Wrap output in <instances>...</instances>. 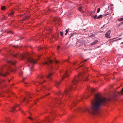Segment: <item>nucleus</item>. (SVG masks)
I'll return each instance as SVG.
<instances>
[{
  "label": "nucleus",
  "mask_w": 123,
  "mask_h": 123,
  "mask_svg": "<svg viewBox=\"0 0 123 123\" xmlns=\"http://www.w3.org/2000/svg\"><path fill=\"white\" fill-rule=\"evenodd\" d=\"M83 73H80L78 75L74 77L72 81V84L73 85H72L68 88L66 89L64 92H58L57 94L58 97L53 99V102L54 103L57 104V106L60 105L61 107L62 104L61 103L62 101L61 98L63 97V95L66 96V100L68 98L70 99V98H71L70 96L71 91L72 90H74L76 89V85L78 82L80 80H83V81H86L88 80V74H86V73L87 68H86L85 66H84V68H83Z\"/></svg>",
  "instance_id": "f257e3e1"
},
{
  "label": "nucleus",
  "mask_w": 123,
  "mask_h": 123,
  "mask_svg": "<svg viewBox=\"0 0 123 123\" xmlns=\"http://www.w3.org/2000/svg\"><path fill=\"white\" fill-rule=\"evenodd\" d=\"M55 63L56 64L55 67H54L52 65L53 62L52 60L50 58H47L46 61L43 63V64L47 66L48 67V69L49 70V73L48 74L46 75V77H44L43 75H41L39 76L37 79L36 81L34 82L33 83V84L37 86V88H36V91L37 92L39 91V89L45 91L44 93L45 96H46L47 95L46 92L49 90V88L50 87L49 86H45L43 85L42 84L45 82V78H47L49 80H52L51 76L52 74L50 73V71H52L53 70H57L58 67V64H60V63L57 61H55Z\"/></svg>",
  "instance_id": "f03ea898"
},
{
  "label": "nucleus",
  "mask_w": 123,
  "mask_h": 123,
  "mask_svg": "<svg viewBox=\"0 0 123 123\" xmlns=\"http://www.w3.org/2000/svg\"><path fill=\"white\" fill-rule=\"evenodd\" d=\"M110 100L109 98L101 97L99 93L96 94L95 96L94 101L92 103L90 108H86L84 109H79L80 111L88 112L94 115H97L99 114L98 110L101 105H104Z\"/></svg>",
  "instance_id": "7ed1b4c3"
},
{
  "label": "nucleus",
  "mask_w": 123,
  "mask_h": 123,
  "mask_svg": "<svg viewBox=\"0 0 123 123\" xmlns=\"http://www.w3.org/2000/svg\"><path fill=\"white\" fill-rule=\"evenodd\" d=\"M26 55L22 54L21 55H20V56L22 59L26 58L27 61L29 63V64H28V67H30L31 69V70L33 68L34 64L36 63L37 60L38 59H37V60H35L30 57H26Z\"/></svg>",
  "instance_id": "20e7f679"
},
{
  "label": "nucleus",
  "mask_w": 123,
  "mask_h": 123,
  "mask_svg": "<svg viewBox=\"0 0 123 123\" xmlns=\"http://www.w3.org/2000/svg\"><path fill=\"white\" fill-rule=\"evenodd\" d=\"M70 70H63L61 71V75L62 76V79L63 80L64 78L68 77L70 75Z\"/></svg>",
  "instance_id": "39448f33"
},
{
  "label": "nucleus",
  "mask_w": 123,
  "mask_h": 123,
  "mask_svg": "<svg viewBox=\"0 0 123 123\" xmlns=\"http://www.w3.org/2000/svg\"><path fill=\"white\" fill-rule=\"evenodd\" d=\"M34 95H31L30 94H29L28 96H26L23 99L22 101H25L26 102H28V101H30L29 100V98H32L33 97H35Z\"/></svg>",
  "instance_id": "423d86ee"
},
{
  "label": "nucleus",
  "mask_w": 123,
  "mask_h": 123,
  "mask_svg": "<svg viewBox=\"0 0 123 123\" xmlns=\"http://www.w3.org/2000/svg\"><path fill=\"white\" fill-rule=\"evenodd\" d=\"M78 10L80 12H81L83 13H85L86 11V9L83 6H80L78 8Z\"/></svg>",
  "instance_id": "0eeeda50"
},
{
  "label": "nucleus",
  "mask_w": 123,
  "mask_h": 123,
  "mask_svg": "<svg viewBox=\"0 0 123 123\" xmlns=\"http://www.w3.org/2000/svg\"><path fill=\"white\" fill-rule=\"evenodd\" d=\"M9 74V72L7 71L5 72L1 71L0 72V76H5L6 74Z\"/></svg>",
  "instance_id": "6e6552de"
},
{
  "label": "nucleus",
  "mask_w": 123,
  "mask_h": 123,
  "mask_svg": "<svg viewBox=\"0 0 123 123\" xmlns=\"http://www.w3.org/2000/svg\"><path fill=\"white\" fill-rule=\"evenodd\" d=\"M111 32V31L110 30H109L105 34V36L107 38H111L110 34Z\"/></svg>",
  "instance_id": "1a4fd4ad"
},
{
  "label": "nucleus",
  "mask_w": 123,
  "mask_h": 123,
  "mask_svg": "<svg viewBox=\"0 0 123 123\" xmlns=\"http://www.w3.org/2000/svg\"><path fill=\"white\" fill-rule=\"evenodd\" d=\"M18 107L19 108V105H16L14 106L11 109V111L12 112H14L16 108Z\"/></svg>",
  "instance_id": "9d476101"
},
{
  "label": "nucleus",
  "mask_w": 123,
  "mask_h": 123,
  "mask_svg": "<svg viewBox=\"0 0 123 123\" xmlns=\"http://www.w3.org/2000/svg\"><path fill=\"white\" fill-rule=\"evenodd\" d=\"M6 68L7 70H9L11 72H14L16 70L15 69H13L11 68L9 66H6Z\"/></svg>",
  "instance_id": "9b49d317"
},
{
  "label": "nucleus",
  "mask_w": 123,
  "mask_h": 123,
  "mask_svg": "<svg viewBox=\"0 0 123 123\" xmlns=\"http://www.w3.org/2000/svg\"><path fill=\"white\" fill-rule=\"evenodd\" d=\"M8 63L13 65H14L16 63V62L14 60H9L8 61Z\"/></svg>",
  "instance_id": "f8f14e48"
},
{
  "label": "nucleus",
  "mask_w": 123,
  "mask_h": 123,
  "mask_svg": "<svg viewBox=\"0 0 123 123\" xmlns=\"http://www.w3.org/2000/svg\"><path fill=\"white\" fill-rule=\"evenodd\" d=\"M61 81H55L54 82L55 86L57 87H59V86L60 85V83Z\"/></svg>",
  "instance_id": "ddd939ff"
},
{
  "label": "nucleus",
  "mask_w": 123,
  "mask_h": 123,
  "mask_svg": "<svg viewBox=\"0 0 123 123\" xmlns=\"http://www.w3.org/2000/svg\"><path fill=\"white\" fill-rule=\"evenodd\" d=\"M98 41L97 40H96L93 42L91 43L90 44V45H93L96 44L98 42Z\"/></svg>",
  "instance_id": "4468645a"
},
{
  "label": "nucleus",
  "mask_w": 123,
  "mask_h": 123,
  "mask_svg": "<svg viewBox=\"0 0 123 123\" xmlns=\"http://www.w3.org/2000/svg\"><path fill=\"white\" fill-rule=\"evenodd\" d=\"M4 121H6L7 123H11V119L9 118H6Z\"/></svg>",
  "instance_id": "2eb2a0df"
},
{
  "label": "nucleus",
  "mask_w": 123,
  "mask_h": 123,
  "mask_svg": "<svg viewBox=\"0 0 123 123\" xmlns=\"http://www.w3.org/2000/svg\"><path fill=\"white\" fill-rule=\"evenodd\" d=\"M14 13V12L13 11H11L8 14V15L9 16L12 17L13 16V14Z\"/></svg>",
  "instance_id": "dca6fc26"
},
{
  "label": "nucleus",
  "mask_w": 123,
  "mask_h": 123,
  "mask_svg": "<svg viewBox=\"0 0 123 123\" xmlns=\"http://www.w3.org/2000/svg\"><path fill=\"white\" fill-rule=\"evenodd\" d=\"M6 7L4 6H2L1 7V9L2 10H5Z\"/></svg>",
  "instance_id": "f3484780"
},
{
  "label": "nucleus",
  "mask_w": 123,
  "mask_h": 123,
  "mask_svg": "<svg viewBox=\"0 0 123 123\" xmlns=\"http://www.w3.org/2000/svg\"><path fill=\"white\" fill-rule=\"evenodd\" d=\"M29 18V16L28 15H26L25 16V17L24 18V19L25 20L26 19H27Z\"/></svg>",
  "instance_id": "a211bd4d"
},
{
  "label": "nucleus",
  "mask_w": 123,
  "mask_h": 123,
  "mask_svg": "<svg viewBox=\"0 0 123 123\" xmlns=\"http://www.w3.org/2000/svg\"><path fill=\"white\" fill-rule=\"evenodd\" d=\"M102 17V15H100L99 16H98L97 17V19H99L100 18H101Z\"/></svg>",
  "instance_id": "6ab92c4d"
},
{
  "label": "nucleus",
  "mask_w": 123,
  "mask_h": 123,
  "mask_svg": "<svg viewBox=\"0 0 123 123\" xmlns=\"http://www.w3.org/2000/svg\"><path fill=\"white\" fill-rule=\"evenodd\" d=\"M123 20V18H119L118 19V21H122Z\"/></svg>",
  "instance_id": "aec40b11"
},
{
  "label": "nucleus",
  "mask_w": 123,
  "mask_h": 123,
  "mask_svg": "<svg viewBox=\"0 0 123 123\" xmlns=\"http://www.w3.org/2000/svg\"><path fill=\"white\" fill-rule=\"evenodd\" d=\"M100 8H98L97 9V12L98 13L100 11Z\"/></svg>",
  "instance_id": "412c9836"
},
{
  "label": "nucleus",
  "mask_w": 123,
  "mask_h": 123,
  "mask_svg": "<svg viewBox=\"0 0 123 123\" xmlns=\"http://www.w3.org/2000/svg\"><path fill=\"white\" fill-rule=\"evenodd\" d=\"M28 118L31 120H34V119L33 118L31 117H28Z\"/></svg>",
  "instance_id": "4be33fe9"
},
{
  "label": "nucleus",
  "mask_w": 123,
  "mask_h": 123,
  "mask_svg": "<svg viewBox=\"0 0 123 123\" xmlns=\"http://www.w3.org/2000/svg\"><path fill=\"white\" fill-rule=\"evenodd\" d=\"M97 16L96 15H95L94 16L93 18H94L95 19H96L97 18Z\"/></svg>",
  "instance_id": "5701e85b"
},
{
  "label": "nucleus",
  "mask_w": 123,
  "mask_h": 123,
  "mask_svg": "<svg viewBox=\"0 0 123 123\" xmlns=\"http://www.w3.org/2000/svg\"><path fill=\"white\" fill-rule=\"evenodd\" d=\"M91 90L92 92H93L94 91L95 89L94 88H91Z\"/></svg>",
  "instance_id": "b1692460"
},
{
  "label": "nucleus",
  "mask_w": 123,
  "mask_h": 123,
  "mask_svg": "<svg viewBox=\"0 0 123 123\" xmlns=\"http://www.w3.org/2000/svg\"><path fill=\"white\" fill-rule=\"evenodd\" d=\"M60 34L61 36H63V32H60Z\"/></svg>",
  "instance_id": "393cba45"
},
{
  "label": "nucleus",
  "mask_w": 123,
  "mask_h": 123,
  "mask_svg": "<svg viewBox=\"0 0 123 123\" xmlns=\"http://www.w3.org/2000/svg\"><path fill=\"white\" fill-rule=\"evenodd\" d=\"M72 104H73V105H72V106H75V103L74 102V101H72Z\"/></svg>",
  "instance_id": "a878e982"
},
{
  "label": "nucleus",
  "mask_w": 123,
  "mask_h": 123,
  "mask_svg": "<svg viewBox=\"0 0 123 123\" xmlns=\"http://www.w3.org/2000/svg\"><path fill=\"white\" fill-rule=\"evenodd\" d=\"M68 31H69L68 29H67L66 30V34L68 33Z\"/></svg>",
  "instance_id": "bb28decb"
},
{
  "label": "nucleus",
  "mask_w": 123,
  "mask_h": 123,
  "mask_svg": "<svg viewBox=\"0 0 123 123\" xmlns=\"http://www.w3.org/2000/svg\"><path fill=\"white\" fill-rule=\"evenodd\" d=\"M22 72H20L19 73V74L21 75V76L22 75Z\"/></svg>",
  "instance_id": "cd10ccee"
},
{
  "label": "nucleus",
  "mask_w": 123,
  "mask_h": 123,
  "mask_svg": "<svg viewBox=\"0 0 123 123\" xmlns=\"http://www.w3.org/2000/svg\"><path fill=\"white\" fill-rule=\"evenodd\" d=\"M123 24V21L122 22H121V23H120L119 24V25H119V26H120V25H121V24Z\"/></svg>",
  "instance_id": "c85d7f7f"
},
{
  "label": "nucleus",
  "mask_w": 123,
  "mask_h": 123,
  "mask_svg": "<svg viewBox=\"0 0 123 123\" xmlns=\"http://www.w3.org/2000/svg\"><path fill=\"white\" fill-rule=\"evenodd\" d=\"M60 46H57V49L58 50H59V48H60Z\"/></svg>",
  "instance_id": "c756f323"
},
{
  "label": "nucleus",
  "mask_w": 123,
  "mask_h": 123,
  "mask_svg": "<svg viewBox=\"0 0 123 123\" xmlns=\"http://www.w3.org/2000/svg\"><path fill=\"white\" fill-rule=\"evenodd\" d=\"M121 39H121V38H118V39H117V40H121Z\"/></svg>",
  "instance_id": "7c9ffc66"
},
{
  "label": "nucleus",
  "mask_w": 123,
  "mask_h": 123,
  "mask_svg": "<svg viewBox=\"0 0 123 123\" xmlns=\"http://www.w3.org/2000/svg\"><path fill=\"white\" fill-rule=\"evenodd\" d=\"M84 97L85 98H87L86 97H85V96H84V97H81V98H84Z\"/></svg>",
  "instance_id": "2f4dec72"
},
{
  "label": "nucleus",
  "mask_w": 123,
  "mask_h": 123,
  "mask_svg": "<svg viewBox=\"0 0 123 123\" xmlns=\"http://www.w3.org/2000/svg\"><path fill=\"white\" fill-rule=\"evenodd\" d=\"M41 49V48L40 47L39 49V48L38 49V50H39V49Z\"/></svg>",
  "instance_id": "473e14b6"
},
{
  "label": "nucleus",
  "mask_w": 123,
  "mask_h": 123,
  "mask_svg": "<svg viewBox=\"0 0 123 123\" xmlns=\"http://www.w3.org/2000/svg\"><path fill=\"white\" fill-rule=\"evenodd\" d=\"M2 82V80H0V84Z\"/></svg>",
  "instance_id": "72a5a7b5"
},
{
  "label": "nucleus",
  "mask_w": 123,
  "mask_h": 123,
  "mask_svg": "<svg viewBox=\"0 0 123 123\" xmlns=\"http://www.w3.org/2000/svg\"><path fill=\"white\" fill-rule=\"evenodd\" d=\"M22 112L24 115H25V113L24 112H23L22 111Z\"/></svg>",
  "instance_id": "f704fd0d"
},
{
  "label": "nucleus",
  "mask_w": 123,
  "mask_h": 123,
  "mask_svg": "<svg viewBox=\"0 0 123 123\" xmlns=\"http://www.w3.org/2000/svg\"><path fill=\"white\" fill-rule=\"evenodd\" d=\"M87 59H85V60H84V61H86L87 60Z\"/></svg>",
  "instance_id": "c9c22d12"
},
{
  "label": "nucleus",
  "mask_w": 123,
  "mask_h": 123,
  "mask_svg": "<svg viewBox=\"0 0 123 123\" xmlns=\"http://www.w3.org/2000/svg\"><path fill=\"white\" fill-rule=\"evenodd\" d=\"M67 34H66V33L65 34V35H66Z\"/></svg>",
  "instance_id": "e433bc0d"
},
{
  "label": "nucleus",
  "mask_w": 123,
  "mask_h": 123,
  "mask_svg": "<svg viewBox=\"0 0 123 123\" xmlns=\"http://www.w3.org/2000/svg\"><path fill=\"white\" fill-rule=\"evenodd\" d=\"M50 93H49L47 94V95H49L50 94Z\"/></svg>",
  "instance_id": "4c0bfd02"
},
{
  "label": "nucleus",
  "mask_w": 123,
  "mask_h": 123,
  "mask_svg": "<svg viewBox=\"0 0 123 123\" xmlns=\"http://www.w3.org/2000/svg\"><path fill=\"white\" fill-rule=\"evenodd\" d=\"M73 35V34L72 33H71V36H72V35Z\"/></svg>",
  "instance_id": "58836bf2"
},
{
  "label": "nucleus",
  "mask_w": 123,
  "mask_h": 123,
  "mask_svg": "<svg viewBox=\"0 0 123 123\" xmlns=\"http://www.w3.org/2000/svg\"><path fill=\"white\" fill-rule=\"evenodd\" d=\"M17 55H15V57H17Z\"/></svg>",
  "instance_id": "ea45409f"
},
{
  "label": "nucleus",
  "mask_w": 123,
  "mask_h": 123,
  "mask_svg": "<svg viewBox=\"0 0 123 123\" xmlns=\"http://www.w3.org/2000/svg\"><path fill=\"white\" fill-rule=\"evenodd\" d=\"M121 44H123V42L121 43Z\"/></svg>",
  "instance_id": "a19ab883"
},
{
  "label": "nucleus",
  "mask_w": 123,
  "mask_h": 123,
  "mask_svg": "<svg viewBox=\"0 0 123 123\" xmlns=\"http://www.w3.org/2000/svg\"><path fill=\"white\" fill-rule=\"evenodd\" d=\"M80 66L81 67V66H82V65H80Z\"/></svg>",
  "instance_id": "79ce46f5"
},
{
  "label": "nucleus",
  "mask_w": 123,
  "mask_h": 123,
  "mask_svg": "<svg viewBox=\"0 0 123 123\" xmlns=\"http://www.w3.org/2000/svg\"><path fill=\"white\" fill-rule=\"evenodd\" d=\"M74 64H75V63H73V65H74Z\"/></svg>",
  "instance_id": "37998d69"
},
{
  "label": "nucleus",
  "mask_w": 123,
  "mask_h": 123,
  "mask_svg": "<svg viewBox=\"0 0 123 123\" xmlns=\"http://www.w3.org/2000/svg\"><path fill=\"white\" fill-rule=\"evenodd\" d=\"M40 56H39V57H40Z\"/></svg>",
  "instance_id": "c03bdc74"
},
{
  "label": "nucleus",
  "mask_w": 123,
  "mask_h": 123,
  "mask_svg": "<svg viewBox=\"0 0 123 123\" xmlns=\"http://www.w3.org/2000/svg\"><path fill=\"white\" fill-rule=\"evenodd\" d=\"M27 55V56L28 55V54Z\"/></svg>",
  "instance_id": "a18cd8bd"
},
{
  "label": "nucleus",
  "mask_w": 123,
  "mask_h": 123,
  "mask_svg": "<svg viewBox=\"0 0 123 123\" xmlns=\"http://www.w3.org/2000/svg\"><path fill=\"white\" fill-rule=\"evenodd\" d=\"M34 103L35 104V102H34Z\"/></svg>",
  "instance_id": "49530a36"
},
{
  "label": "nucleus",
  "mask_w": 123,
  "mask_h": 123,
  "mask_svg": "<svg viewBox=\"0 0 123 123\" xmlns=\"http://www.w3.org/2000/svg\"><path fill=\"white\" fill-rule=\"evenodd\" d=\"M115 38H113V39H115Z\"/></svg>",
  "instance_id": "de8ad7c7"
},
{
  "label": "nucleus",
  "mask_w": 123,
  "mask_h": 123,
  "mask_svg": "<svg viewBox=\"0 0 123 123\" xmlns=\"http://www.w3.org/2000/svg\"><path fill=\"white\" fill-rule=\"evenodd\" d=\"M70 108L71 109V107H70Z\"/></svg>",
  "instance_id": "09e8293b"
}]
</instances>
